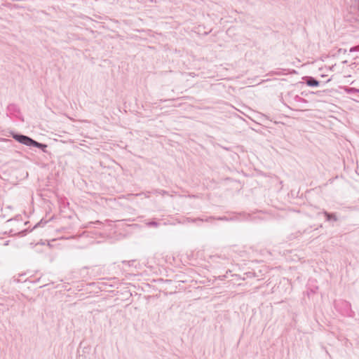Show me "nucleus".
Returning <instances> with one entry per match:
<instances>
[{"instance_id":"9b49d317","label":"nucleus","mask_w":359,"mask_h":359,"mask_svg":"<svg viewBox=\"0 0 359 359\" xmlns=\"http://www.w3.org/2000/svg\"><path fill=\"white\" fill-rule=\"evenodd\" d=\"M355 8L358 9V16L356 18V20H359V0H355Z\"/></svg>"},{"instance_id":"20e7f679","label":"nucleus","mask_w":359,"mask_h":359,"mask_svg":"<svg viewBox=\"0 0 359 359\" xmlns=\"http://www.w3.org/2000/svg\"><path fill=\"white\" fill-rule=\"evenodd\" d=\"M305 83L310 87H318L320 85V81L313 76L306 77Z\"/></svg>"},{"instance_id":"f03ea898","label":"nucleus","mask_w":359,"mask_h":359,"mask_svg":"<svg viewBox=\"0 0 359 359\" xmlns=\"http://www.w3.org/2000/svg\"><path fill=\"white\" fill-rule=\"evenodd\" d=\"M231 261L232 257L229 252L210 255L208 259V262L215 268L224 266L231 263Z\"/></svg>"},{"instance_id":"f257e3e1","label":"nucleus","mask_w":359,"mask_h":359,"mask_svg":"<svg viewBox=\"0 0 359 359\" xmlns=\"http://www.w3.org/2000/svg\"><path fill=\"white\" fill-rule=\"evenodd\" d=\"M10 135L18 142L25 145L28 147H36L42 151L43 153H47L48 145L45 143H41L36 141L29 136L23 135L22 133L10 131Z\"/></svg>"},{"instance_id":"423d86ee","label":"nucleus","mask_w":359,"mask_h":359,"mask_svg":"<svg viewBox=\"0 0 359 359\" xmlns=\"http://www.w3.org/2000/svg\"><path fill=\"white\" fill-rule=\"evenodd\" d=\"M146 225L148 226V227H158L159 226V223L156 221V220H150V221H147L146 222Z\"/></svg>"},{"instance_id":"412c9836","label":"nucleus","mask_w":359,"mask_h":359,"mask_svg":"<svg viewBox=\"0 0 359 359\" xmlns=\"http://www.w3.org/2000/svg\"><path fill=\"white\" fill-rule=\"evenodd\" d=\"M9 243V241H6L5 243H4V245H8Z\"/></svg>"},{"instance_id":"39448f33","label":"nucleus","mask_w":359,"mask_h":359,"mask_svg":"<svg viewBox=\"0 0 359 359\" xmlns=\"http://www.w3.org/2000/svg\"><path fill=\"white\" fill-rule=\"evenodd\" d=\"M323 213H324L326 221H328V222L337 221V216L334 213H330L327 211H324Z\"/></svg>"},{"instance_id":"4468645a","label":"nucleus","mask_w":359,"mask_h":359,"mask_svg":"<svg viewBox=\"0 0 359 359\" xmlns=\"http://www.w3.org/2000/svg\"><path fill=\"white\" fill-rule=\"evenodd\" d=\"M27 232H28L27 229H25V230L21 231L20 232V233L21 234V236H25Z\"/></svg>"},{"instance_id":"2eb2a0df","label":"nucleus","mask_w":359,"mask_h":359,"mask_svg":"<svg viewBox=\"0 0 359 359\" xmlns=\"http://www.w3.org/2000/svg\"><path fill=\"white\" fill-rule=\"evenodd\" d=\"M318 287H315L314 288L311 289V290H310V292H311V293H315V292H316V290H318Z\"/></svg>"},{"instance_id":"aec40b11","label":"nucleus","mask_w":359,"mask_h":359,"mask_svg":"<svg viewBox=\"0 0 359 359\" xmlns=\"http://www.w3.org/2000/svg\"><path fill=\"white\" fill-rule=\"evenodd\" d=\"M246 274H247L248 276H251L253 274V273H252V272H248V273H247Z\"/></svg>"},{"instance_id":"1a4fd4ad","label":"nucleus","mask_w":359,"mask_h":359,"mask_svg":"<svg viewBox=\"0 0 359 359\" xmlns=\"http://www.w3.org/2000/svg\"><path fill=\"white\" fill-rule=\"evenodd\" d=\"M101 224V222L99 221V220H97V221H95V222H90L88 224V227H90L92 226L93 224Z\"/></svg>"},{"instance_id":"7ed1b4c3","label":"nucleus","mask_w":359,"mask_h":359,"mask_svg":"<svg viewBox=\"0 0 359 359\" xmlns=\"http://www.w3.org/2000/svg\"><path fill=\"white\" fill-rule=\"evenodd\" d=\"M6 115L11 118L15 117L21 121H24L20 107L14 103L9 104L6 107Z\"/></svg>"},{"instance_id":"9d476101","label":"nucleus","mask_w":359,"mask_h":359,"mask_svg":"<svg viewBox=\"0 0 359 359\" xmlns=\"http://www.w3.org/2000/svg\"><path fill=\"white\" fill-rule=\"evenodd\" d=\"M46 222H47L46 221H45V222H43V219H41L40 222H39L37 224H36L34 225V226L33 227V229H36V228H37V227L40 226L42 224H46Z\"/></svg>"},{"instance_id":"0eeeda50","label":"nucleus","mask_w":359,"mask_h":359,"mask_svg":"<svg viewBox=\"0 0 359 359\" xmlns=\"http://www.w3.org/2000/svg\"><path fill=\"white\" fill-rule=\"evenodd\" d=\"M294 100L296 101V102H306V100L302 97H300L299 95H297L294 96Z\"/></svg>"},{"instance_id":"f3484780","label":"nucleus","mask_w":359,"mask_h":359,"mask_svg":"<svg viewBox=\"0 0 359 359\" xmlns=\"http://www.w3.org/2000/svg\"><path fill=\"white\" fill-rule=\"evenodd\" d=\"M353 49L359 50V46H356L355 48H351L350 49V51H351H351H353Z\"/></svg>"},{"instance_id":"f8f14e48","label":"nucleus","mask_w":359,"mask_h":359,"mask_svg":"<svg viewBox=\"0 0 359 359\" xmlns=\"http://www.w3.org/2000/svg\"><path fill=\"white\" fill-rule=\"evenodd\" d=\"M135 260L124 261L123 263H127L129 266H133Z\"/></svg>"},{"instance_id":"5701e85b","label":"nucleus","mask_w":359,"mask_h":359,"mask_svg":"<svg viewBox=\"0 0 359 359\" xmlns=\"http://www.w3.org/2000/svg\"><path fill=\"white\" fill-rule=\"evenodd\" d=\"M210 219H212V217H209L208 219H206V221H209Z\"/></svg>"},{"instance_id":"ddd939ff","label":"nucleus","mask_w":359,"mask_h":359,"mask_svg":"<svg viewBox=\"0 0 359 359\" xmlns=\"http://www.w3.org/2000/svg\"><path fill=\"white\" fill-rule=\"evenodd\" d=\"M346 52V49L338 48V55H340L341 53H345Z\"/></svg>"},{"instance_id":"dca6fc26","label":"nucleus","mask_w":359,"mask_h":359,"mask_svg":"<svg viewBox=\"0 0 359 359\" xmlns=\"http://www.w3.org/2000/svg\"><path fill=\"white\" fill-rule=\"evenodd\" d=\"M226 277V275H222V276H218L219 279L221 280H224Z\"/></svg>"},{"instance_id":"b1692460","label":"nucleus","mask_w":359,"mask_h":359,"mask_svg":"<svg viewBox=\"0 0 359 359\" xmlns=\"http://www.w3.org/2000/svg\"><path fill=\"white\" fill-rule=\"evenodd\" d=\"M292 73H297L296 70L293 69Z\"/></svg>"},{"instance_id":"a878e982","label":"nucleus","mask_w":359,"mask_h":359,"mask_svg":"<svg viewBox=\"0 0 359 359\" xmlns=\"http://www.w3.org/2000/svg\"><path fill=\"white\" fill-rule=\"evenodd\" d=\"M14 281L19 282V280H18V279H14Z\"/></svg>"},{"instance_id":"4be33fe9","label":"nucleus","mask_w":359,"mask_h":359,"mask_svg":"<svg viewBox=\"0 0 359 359\" xmlns=\"http://www.w3.org/2000/svg\"><path fill=\"white\" fill-rule=\"evenodd\" d=\"M13 7H14V8H19V6H18V5H14V6H13Z\"/></svg>"},{"instance_id":"6e6552de","label":"nucleus","mask_w":359,"mask_h":359,"mask_svg":"<svg viewBox=\"0 0 359 359\" xmlns=\"http://www.w3.org/2000/svg\"><path fill=\"white\" fill-rule=\"evenodd\" d=\"M346 91H347L348 93H359V90L354 88H345Z\"/></svg>"},{"instance_id":"6ab92c4d","label":"nucleus","mask_w":359,"mask_h":359,"mask_svg":"<svg viewBox=\"0 0 359 359\" xmlns=\"http://www.w3.org/2000/svg\"><path fill=\"white\" fill-rule=\"evenodd\" d=\"M146 266H147L148 268H149V269H152V266H151V265H150V264H149V262H147V264H146Z\"/></svg>"},{"instance_id":"a211bd4d","label":"nucleus","mask_w":359,"mask_h":359,"mask_svg":"<svg viewBox=\"0 0 359 359\" xmlns=\"http://www.w3.org/2000/svg\"><path fill=\"white\" fill-rule=\"evenodd\" d=\"M333 306L334 309H337V302H336V300H334L333 302Z\"/></svg>"},{"instance_id":"393cba45","label":"nucleus","mask_w":359,"mask_h":359,"mask_svg":"<svg viewBox=\"0 0 359 359\" xmlns=\"http://www.w3.org/2000/svg\"><path fill=\"white\" fill-rule=\"evenodd\" d=\"M197 219H198V220H200L201 222H203V219H199V218H198Z\"/></svg>"}]
</instances>
